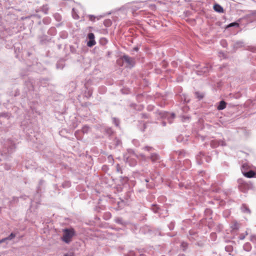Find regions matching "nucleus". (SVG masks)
Here are the masks:
<instances>
[{
    "label": "nucleus",
    "instance_id": "obj_1",
    "mask_svg": "<svg viewBox=\"0 0 256 256\" xmlns=\"http://www.w3.org/2000/svg\"><path fill=\"white\" fill-rule=\"evenodd\" d=\"M135 158H138L139 156L132 149L128 150L127 152L124 155V161L130 166H134L136 164L137 162Z\"/></svg>",
    "mask_w": 256,
    "mask_h": 256
},
{
    "label": "nucleus",
    "instance_id": "obj_2",
    "mask_svg": "<svg viewBox=\"0 0 256 256\" xmlns=\"http://www.w3.org/2000/svg\"><path fill=\"white\" fill-rule=\"evenodd\" d=\"M74 230L72 228H66L64 230V234L62 239V241L66 244H69L72 237L74 236Z\"/></svg>",
    "mask_w": 256,
    "mask_h": 256
},
{
    "label": "nucleus",
    "instance_id": "obj_3",
    "mask_svg": "<svg viewBox=\"0 0 256 256\" xmlns=\"http://www.w3.org/2000/svg\"><path fill=\"white\" fill-rule=\"evenodd\" d=\"M160 114L162 115L161 116L162 118H167L170 124L172 122L173 120L175 118V114L174 113L170 114L167 112H160Z\"/></svg>",
    "mask_w": 256,
    "mask_h": 256
},
{
    "label": "nucleus",
    "instance_id": "obj_4",
    "mask_svg": "<svg viewBox=\"0 0 256 256\" xmlns=\"http://www.w3.org/2000/svg\"><path fill=\"white\" fill-rule=\"evenodd\" d=\"M226 145V143L224 140H214L210 142V146L213 148H216L220 146H225Z\"/></svg>",
    "mask_w": 256,
    "mask_h": 256
},
{
    "label": "nucleus",
    "instance_id": "obj_5",
    "mask_svg": "<svg viewBox=\"0 0 256 256\" xmlns=\"http://www.w3.org/2000/svg\"><path fill=\"white\" fill-rule=\"evenodd\" d=\"M122 60L126 62L129 66L130 67H133L135 64L134 59V58H130L127 55H124L122 56Z\"/></svg>",
    "mask_w": 256,
    "mask_h": 256
},
{
    "label": "nucleus",
    "instance_id": "obj_6",
    "mask_svg": "<svg viewBox=\"0 0 256 256\" xmlns=\"http://www.w3.org/2000/svg\"><path fill=\"white\" fill-rule=\"evenodd\" d=\"M88 38L89 40L87 42V46L88 47H92L96 44V42L94 40V35L93 33H89L88 34Z\"/></svg>",
    "mask_w": 256,
    "mask_h": 256
},
{
    "label": "nucleus",
    "instance_id": "obj_7",
    "mask_svg": "<svg viewBox=\"0 0 256 256\" xmlns=\"http://www.w3.org/2000/svg\"><path fill=\"white\" fill-rule=\"evenodd\" d=\"M206 158H205L204 154L202 152H200L196 156L197 162L199 164H202L203 162L204 159Z\"/></svg>",
    "mask_w": 256,
    "mask_h": 256
},
{
    "label": "nucleus",
    "instance_id": "obj_8",
    "mask_svg": "<svg viewBox=\"0 0 256 256\" xmlns=\"http://www.w3.org/2000/svg\"><path fill=\"white\" fill-rule=\"evenodd\" d=\"M148 158L150 159L152 162H158L160 159L159 156L154 152L151 153L150 156Z\"/></svg>",
    "mask_w": 256,
    "mask_h": 256
},
{
    "label": "nucleus",
    "instance_id": "obj_9",
    "mask_svg": "<svg viewBox=\"0 0 256 256\" xmlns=\"http://www.w3.org/2000/svg\"><path fill=\"white\" fill-rule=\"evenodd\" d=\"M8 152L10 154L12 152L14 148H16L15 144H12L11 141L8 142Z\"/></svg>",
    "mask_w": 256,
    "mask_h": 256
},
{
    "label": "nucleus",
    "instance_id": "obj_10",
    "mask_svg": "<svg viewBox=\"0 0 256 256\" xmlns=\"http://www.w3.org/2000/svg\"><path fill=\"white\" fill-rule=\"evenodd\" d=\"M104 16V15H100V16H96L94 15H92V14H89V15L88 16L89 18V20L90 21H92V22H94L96 18L97 20H99L101 18H103Z\"/></svg>",
    "mask_w": 256,
    "mask_h": 256
},
{
    "label": "nucleus",
    "instance_id": "obj_11",
    "mask_svg": "<svg viewBox=\"0 0 256 256\" xmlns=\"http://www.w3.org/2000/svg\"><path fill=\"white\" fill-rule=\"evenodd\" d=\"M214 9L216 12H222L224 11L223 8L218 4H216L214 6Z\"/></svg>",
    "mask_w": 256,
    "mask_h": 256
},
{
    "label": "nucleus",
    "instance_id": "obj_12",
    "mask_svg": "<svg viewBox=\"0 0 256 256\" xmlns=\"http://www.w3.org/2000/svg\"><path fill=\"white\" fill-rule=\"evenodd\" d=\"M255 174V172L252 170H249L248 172H244V175L248 178H252L254 177Z\"/></svg>",
    "mask_w": 256,
    "mask_h": 256
},
{
    "label": "nucleus",
    "instance_id": "obj_13",
    "mask_svg": "<svg viewBox=\"0 0 256 256\" xmlns=\"http://www.w3.org/2000/svg\"><path fill=\"white\" fill-rule=\"evenodd\" d=\"M176 140L180 142L186 143L187 140V138H184L183 136L180 135L176 138Z\"/></svg>",
    "mask_w": 256,
    "mask_h": 256
},
{
    "label": "nucleus",
    "instance_id": "obj_14",
    "mask_svg": "<svg viewBox=\"0 0 256 256\" xmlns=\"http://www.w3.org/2000/svg\"><path fill=\"white\" fill-rule=\"evenodd\" d=\"M243 248L245 251L250 252L252 249L251 244L249 242H246L244 244Z\"/></svg>",
    "mask_w": 256,
    "mask_h": 256
},
{
    "label": "nucleus",
    "instance_id": "obj_15",
    "mask_svg": "<svg viewBox=\"0 0 256 256\" xmlns=\"http://www.w3.org/2000/svg\"><path fill=\"white\" fill-rule=\"evenodd\" d=\"M226 106V102L222 100L220 102L219 105L218 106L217 108L218 110H222L225 108Z\"/></svg>",
    "mask_w": 256,
    "mask_h": 256
},
{
    "label": "nucleus",
    "instance_id": "obj_16",
    "mask_svg": "<svg viewBox=\"0 0 256 256\" xmlns=\"http://www.w3.org/2000/svg\"><path fill=\"white\" fill-rule=\"evenodd\" d=\"M241 210L243 212L250 214V211L246 204H243L241 206Z\"/></svg>",
    "mask_w": 256,
    "mask_h": 256
},
{
    "label": "nucleus",
    "instance_id": "obj_17",
    "mask_svg": "<svg viewBox=\"0 0 256 256\" xmlns=\"http://www.w3.org/2000/svg\"><path fill=\"white\" fill-rule=\"evenodd\" d=\"M225 250L228 252V254H231V252L233 251V247L232 246H230V245H228V246H226V247H225Z\"/></svg>",
    "mask_w": 256,
    "mask_h": 256
},
{
    "label": "nucleus",
    "instance_id": "obj_18",
    "mask_svg": "<svg viewBox=\"0 0 256 256\" xmlns=\"http://www.w3.org/2000/svg\"><path fill=\"white\" fill-rule=\"evenodd\" d=\"M72 16L74 18L78 20L79 18V16L76 10V9L73 8L72 10Z\"/></svg>",
    "mask_w": 256,
    "mask_h": 256
},
{
    "label": "nucleus",
    "instance_id": "obj_19",
    "mask_svg": "<svg viewBox=\"0 0 256 256\" xmlns=\"http://www.w3.org/2000/svg\"><path fill=\"white\" fill-rule=\"evenodd\" d=\"M142 150L148 152H150L151 154L152 153V152L154 150V149L152 146H146L142 148Z\"/></svg>",
    "mask_w": 256,
    "mask_h": 256
},
{
    "label": "nucleus",
    "instance_id": "obj_20",
    "mask_svg": "<svg viewBox=\"0 0 256 256\" xmlns=\"http://www.w3.org/2000/svg\"><path fill=\"white\" fill-rule=\"evenodd\" d=\"M54 18L57 22H60L62 20V16L58 13H56L54 15Z\"/></svg>",
    "mask_w": 256,
    "mask_h": 256
},
{
    "label": "nucleus",
    "instance_id": "obj_21",
    "mask_svg": "<svg viewBox=\"0 0 256 256\" xmlns=\"http://www.w3.org/2000/svg\"><path fill=\"white\" fill-rule=\"evenodd\" d=\"M137 156H139V158H140V160H144V161L146 160L149 158V157L146 156L143 154H137Z\"/></svg>",
    "mask_w": 256,
    "mask_h": 256
},
{
    "label": "nucleus",
    "instance_id": "obj_22",
    "mask_svg": "<svg viewBox=\"0 0 256 256\" xmlns=\"http://www.w3.org/2000/svg\"><path fill=\"white\" fill-rule=\"evenodd\" d=\"M41 10L44 14H47L48 10V6H43Z\"/></svg>",
    "mask_w": 256,
    "mask_h": 256
},
{
    "label": "nucleus",
    "instance_id": "obj_23",
    "mask_svg": "<svg viewBox=\"0 0 256 256\" xmlns=\"http://www.w3.org/2000/svg\"><path fill=\"white\" fill-rule=\"evenodd\" d=\"M115 222L117 224H120L122 225L124 224V223L122 221V219L120 218H117L114 220Z\"/></svg>",
    "mask_w": 256,
    "mask_h": 256
},
{
    "label": "nucleus",
    "instance_id": "obj_24",
    "mask_svg": "<svg viewBox=\"0 0 256 256\" xmlns=\"http://www.w3.org/2000/svg\"><path fill=\"white\" fill-rule=\"evenodd\" d=\"M158 207L156 205L153 204L152 207V210L154 211V212L156 213L158 212Z\"/></svg>",
    "mask_w": 256,
    "mask_h": 256
},
{
    "label": "nucleus",
    "instance_id": "obj_25",
    "mask_svg": "<svg viewBox=\"0 0 256 256\" xmlns=\"http://www.w3.org/2000/svg\"><path fill=\"white\" fill-rule=\"evenodd\" d=\"M210 68L208 66H204L202 68V72L204 73H206V72H208L210 70Z\"/></svg>",
    "mask_w": 256,
    "mask_h": 256
},
{
    "label": "nucleus",
    "instance_id": "obj_26",
    "mask_svg": "<svg viewBox=\"0 0 256 256\" xmlns=\"http://www.w3.org/2000/svg\"><path fill=\"white\" fill-rule=\"evenodd\" d=\"M250 18L252 19V21H256V10L252 12L250 16Z\"/></svg>",
    "mask_w": 256,
    "mask_h": 256
},
{
    "label": "nucleus",
    "instance_id": "obj_27",
    "mask_svg": "<svg viewBox=\"0 0 256 256\" xmlns=\"http://www.w3.org/2000/svg\"><path fill=\"white\" fill-rule=\"evenodd\" d=\"M114 141V144L116 146H118L121 144H122L121 141L118 138H116Z\"/></svg>",
    "mask_w": 256,
    "mask_h": 256
},
{
    "label": "nucleus",
    "instance_id": "obj_28",
    "mask_svg": "<svg viewBox=\"0 0 256 256\" xmlns=\"http://www.w3.org/2000/svg\"><path fill=\"white\" fill-rule=\"evenodd\" d=\"M239 26V24L237 22H232L228 26V28H230V27H232V26H236V27H238Z\"/></svg>",
    "mask_w": 256,
    "mask_h": 256
},
{
    "label": "nucleus",
    "instance_id": "obj_29",
    "mask_svg": "<svg viewBox=\"0 0 256 256\" xmlns=\"http://www.w3.org/2000/svg\"><path fill=\"white\" fill-rule=\"evenodd\" d=\"M113 122L116 125V126H119V120L116 119V118H112Z\"/></svg>",
    "mask_w": 256,
    "mask_h": 256
},
{
    "label": "nucleus",
    "instance_id": "obj_30",
    "mask_svg": "<svg viewBox=\"0 0 256 256\" xmlns=\"http://www.w3.org/2000/svg\"><path fill=\"white\" fill-rule=\"evenodd\" d=\"M16 234L12 232L10 234V235L6 237V238L8 240H11L12 238H14Z\"/></svg>",
    "mask_w": 256,
    "mask_h": 256
},
{
    "label": "nucleus",
    "instance_id": "obj_31",
    "mask_svg": "<svg viewBox=\"0 0 256 256\" xmlns=\"http://www.w3.org/2000/svg\"><path fill=\"white\" fill-rule=\"evenodd\" d=\"M250 240L254 243H256V236L252 235L250 236Z\"/></svg>",
    "mask_w": 256,
    "mask_h": 256
},
{
    "label": "nucleus",
    "instance_id": "obj_32",
    "mask_svg": "<svg viewBox=\"0 0 256 256\" xmlns=\"http://www.w3.org/2000/svg\"><path fill=\"white\" fill-rule=\"evenodd\" d=\"M181 246L183 250H184L188 246V244L185 242H182L181 244Z\"/></svg>",
    "mask_w": 256,
    "mask_h": 256
},
{
    "label": "nucleus",
    "instance_id": "obj_33",
    "mask_svg": "<svg viewBox=\"0 0 256 256\" xmlns=\"http://www.w3.org/2000/svg\"><path fill=\"white\" fill-rule=\"evenodd\" d=\"M70 184L69 182H66L62 184V186L64 188L70 186Z\"/></svg>",
    "mask_w": 256,
    "mask_h": 256
},
{
    "label": "nucleus",
    "instance_id": "obj_34",
    "mask_svg": "<svg viewBox=\"0 0 256 256\" xmlns=\"http://www.w3.org/2000/svg\"><path fill=\"white\" fill-rule=\"evenodd\" d=\"M88 130V127L86 126L83 127V128L82 129V132L84 133L87 132Z\"/></svg>",
    "mask_w": 256,
    "mask_h": 256
},
{
    "label": "nucleus",
    "instance_id": "obj_35",
    "mask_svg": "<svg viewBox=\"0 0 256 256\" xmlns=\"http://www.w3.org/2000/svg\"><path fill=\"white\" fill-rule=\"evenodd\" d=\"M8 116V113L2 112L0 113V117H6Z\"/></svg>",
    "mask_w": 256,
    "mask_h": 256
},
{
    "label": "nucleus",
    "instance_id": "obj_36",
    "mask_svg": "<svg viewBox=\"0 0 256 256\" xmlns=\"http://www.w3.org/2000/svg\"><path fill=\"white\" fill-rule=\"evenodd\" d=\"M110 20H106L104 22V24L106 26H108L110 24Z\"/></svg>",
    "mask_w": 256,
    "mask_h": 256
},
{
    "label": "nucleus",
    "instance_id": "obj_37",
    "mask_svg": "<svg viewBox=\"0 0 256 256\" xmlns=\"http://www.w3.org/2000/svg\"><path fill=\"white\" fill-rule=\"evenodd\" d=\"M233 229H238V223H236L234 224L232 226Z\"/></svg>",
    "mask_w": 256,
    "mask_h": 256
},
{
    "label": "nucleus",
    "instance_id": "obj_38",
    "mask_svg": "<svg viewBox=\"0 0 256 256\" xmlns=\"http://www.w3.org/2000/svg\"><path fill=\"white\" fill-rule=\"evenodd\" d=\"M245 238V236L243 234H240L239 236V239L240 240H243Z\"/></svg>",
    "mask_w": 256,
    "mask_h": 256
},
{
    "label": "nucleus",
    "instance_id": "obj_39",
    "mask_svg": "<svg viewBox=\"0 0 256 256\" xmlns=\"http://www.w3.org/2000/svg\"><path fill=\"white\" fill-rule=\"evenodd\" d=\"M30 17H37L38 18H41V16L38 14H32Z\"/></svg>",
    "mask_w": 256,
    "mask_h": 256
},
{
    "label": "nucleus",
    "instance_id": "obj_40",
    "mask_svg": "<svg viewBox=\"0 0 256 256\" xmlns=\"http://www.w3.org/2000/svg\"><path fill=\"white\" fill-rule=\"evenodd\" d=\"M106 132L108 134H111L112 133V130L110 128L106 130Z\"/></svg>",
    "mask_w": 256,
    "mask_h": 256
},
{
    "label": "nucleus",
    "instance_id": "obj_41",
    "mask_svg": "<svg viewBox=\"0 0 256 256\" xmlns=\"http://www.w3.org/2000/svg\"><path fill=\"white\" fill-rule=\"evenodd\" d=\"M116 171L118 172H120L121 171V169H120L119 164H116Z\"/></svg>",
    "mask_w": 256,
    "mask_h": 256
},
{
    "label": "nucleus",
    "instance_id": "obj_42",
    "mask_svg": "<svg viewBox=\"0 0 256 256\" xmlns=\"http://www.w3.org/2000/svg\"><path fill=\"white\" fill-rule=\"evenodd\" d=\"M196 94L198 98L199 99H201L203 98V96L202 95H199L198 94V92H196Z\"/></svg>",
    "mask_w": 256,
    "mask_h": 256
},
{
    "label": "nucleus",
    "instance_id": "obj_43",
    "mask_svg": "<svg viewBox=\"0 0 256 256\" xmlns=\"http://www.w3.org/2000/svg\"><path fill=\"white\" fill-rule=\"evenodd\" d=\"M56 68H62L63 66H61L59 63L56 64Z\"/></svg>",
    "mask_w": 256,
    "mask_h": 256
},
{
    "label": "nucleus",
    "instance_id": "obj_44",
    "mask_svg": "<svg viewBox=\"0 0 256 256\" xmlns=\"http://www.w3.org/2000/svg\"><path fill=\"white\" fill-rule=\"evenodd\" d=\"M6 238H2V240H0V244L4 242L5 241L7 240Z\"/></svg>",
    "mask_w": 256,
    "mask_h": 256
},
{
    "label": "nucleus",
    "instance_id": "obj_45",
    "mask_svg": "<svg viewBox=\"0 0 256 256\" xmlns=\"http://www.w3.org/2000/svg\"><path fill=\"white\" fill-rule=\"evenodd\" d=\"M132 142L134 145H136L138 142V140H132Z\"/></svg>",
    "mask_w": 256,
    "mask_h": 256
},
{
    "label": "nucleus",
    "instance_id": "obj_46",
    "mask_svg": "<svg viewBox=\"0 0 256 256\" xmlns=\"http://www.w3.org/2000/svg\"><path fill=\"white\" fill-rule=\"evenodd\" d=\"M142 118H148L147 115L146 114H142Z\"/></svg>",
    "mask_w": 256,
    "mask_h": 256
},
{
    "label": "nucleus",
    "instance_id": "obj_47",
    "mask_svg": "<svg viewBox=\"0 0 256 256\" xmlns=\"http://www.w3.org/2000/svg\"><path fill=\"white\" fill-rule=\"evenodd\" d=\"M162 124L163 126H166V122L164 121L162 122Z\"/></svg>",
    "mask_w": 256,
    "mask_h": 256
},
{
    "label": "nucleus",
    "instance_id": "obj_48",
    "mask_svg": "<svg viewBox=\"0 0 256 256\" xmlns=\"http://www.w3.org/2000/svg\"><path fill=\"white\" fill-rule=\"evenodd\" d=\"M69 256H74V254L72 252L68 253Z\"/></svg>",
    "mask_w": 256,
    "mask_h": 256
},
{
    "label": "nucleus",
    "instance_id": "obj_49",
    "mask_svg": "<svg viewBox=\"0 0 256 256\" xmlns=\"http://www.w3.org/2000/svg\"><path fill=\"white\" fill-rule=\"evenodd\" d=\"M134 50L135 51H138V48L137 47H135L134 48Z\"/></svg>",
    "mask_w": 256,
    "mask_h": 256
},
{
    "label": "nucleus",
    "instance_id": "obj_50",
    "mask_svg": "<svg viewBox=\"0 0 256 256\" xmlns=\"http://www.w3.org/2000/svg\"><path fill=\"white\" fill-rule=\"evenodd\" d=\"M173 228H174V226H173V224H172V226L170 227V230H172L173 229Z\"/></svg>",
    "mask_w": 256,
    "mask_h": 256
},
{
    "label": "nucleus",
    "instance_id": "obj_51",
    "mask_svg": "<svg viewBox=\"0 0 256 256\" xmlns=\"http://www.w3.org/2000/svg\"><path fill=\"white\" fill-rule=\"evenodd\" d=\"M134 253L132 252H130V256H133Z\"/></svg>",
    "mask_w": 256,
    "mask_h": 256
},
{
    "label": "nucleus",
    "instance_id": "obj_52",
    "mask_svg": "<svg viewBox=\"0 0 256 256\" xmlns=\"http://www.w3.org/2000/svg\"><path fill=\"white\" fill-rule=\"evenodd\" d=\"M240 44V46H242V42H238L237 44Z\"/></svg>",
    "mask_w": 256,
    "mask_h": 256
},
{
    "label": "nucleus",
    "instance_id": "obj_53",
    "mask_svg": "<svg viewBox=\"0 0 256 256\" xmlns=\"http://www.w3.org/2000/svg\"><path fill=\"white\" fill-rule=\"evenodd\" d=\"M64 256H69V255L68 253V254H64Z\"/></svg>",
    "mask_w": 256,
    "mask_h": 256
},
{
    "label": "nucleus",
    "instance_id": "obj_54",
    "mask_svg": "<svg viewBox=\"0 0 256 256\" xmlns=\"http://www.w3.org/2000/svg\"><path fill=\"white\" fill-rule=\"evenodd\" d=\"M182 152H179L178 154H179V155H180V154H182Z\"/></svg>",
    "mask_w": 256,
    "mask_h": 256
},
{
    "label": "nucleus",
    "instance_id": "obj_55",
    "mask_svg": "<svg viewBox=\"0 0 256 256\" xmlns=\"http://www.w3.org/2000/svg\"><path fill=\"white\" fill-rule=\"evenodd\" d=\"M212 236H216V234H212Z\"/></svg>",
    "mask_w": 256,
    "mask_h": 256
},
{
    "label": "nucleus",
    "instance_id": "obj_56",
    "mask_svg": "<svg viewBox=\"0 0 256 256\" xmlns=\"http://www.w3.org/2000/svg\"><path fill=\"white\" fill-rule=\"evenodd\" d=\"M140 256H146L144 254H140Z\"/></svg>",
    "mask_w": 256,
    "mask_h": 256
},
{
    "label": "nucleus",
    "instance_id": "obj_57",
    "mask_svg": "<svg viewBox=\"0 0 256 256\" xmlns=\"http://www.w3.org/2000/svg\"><path fill=\"white\" fill-rule=\"evenodd\" d=\"M200 72H199V71H198V74H200Z\"/></svg>",
    "mask_w": 256,
    "mask_h": 256
},
{
    "label": "nucleus",
    "instance_id": "obj_58",
    "mask_svg": "<svg viewBox=\"0 0 256 256\" xmlns=\"http://www.w3.org/2000/svg\"><path fill=\"white\" fill-rule=\"evenodd\" d=\"M9 169H10V167H8V168H6V170H8Z\"/></svg>",
    "mask_w": 256,
    "mask_h": 256
},
{
    "label": "nucleus",
    "instance_id": "obj_59",
    "mask_svg": "<svg viewBox=\"0 0 256 256\" xmlns=\"http://www.w3.org/2000/svg\"><path fill=\"white\" fill-rule=\"evenodd\" d=\"M146 182H148V180L147 179H146Z\"/></svg>",
    "mask_w": 256,
    "mask_h": 256
},
{
    "label": "nucleus",
    "instance_id": "obj_60",
    "mask_svg": "<svg viewBox=\"0 0 256 256\" xmlns=\"http://www.w3.org/2000/svg\"><path fill=\"white\" fill-rule=\"evenodd\" d=\"M40 10H36V12H38Z\"/></svg>",
    "mask_w": 256,
    "mask_h": 256
},
{
    "label": "nucleus",
    "instance_id": "obj_61",
    "mask_svg": "<svg viewBox=\"0 0 256 256\" xmlns=\"http://www.w3.org/2000/svg\"><path fill=\"white\" fill-rule=\"evenodd\" d=\"M184 118V119H186V118L188 119V117H186V118Z\"/></svg>",
    "mask_w": 256,
    "mask_h": 256
},
{
    "label": "nucleus",
    "instance_id": "obj_62",
    "mask_svg": "<svg viewBox=\"0 0 256 256\" xmlns=\"http://www.w3.org/2000/svg\"><path fill=\"white\" fill-rule=\"evenodd\" d=\"M248 234L247 232H246V235H248Z\"/></svg>",
    "mask_w": 256,
    "mask_h": 256
},
{
    "label": "nucleus",
    "instance_id": "obj_63",
    "mask_svg": "<svg viewBox=\"0 0 256 256\" xmlns=\"http://www.w3.org/2000/svg\"><path fill=\"white\" fill-rule=\"evenodd\" d=\"M225 42V41H224V40L222 42Z\"/></svg>",
    "mask_w": 256,
    "mask_h": 256
}]
</instances>
